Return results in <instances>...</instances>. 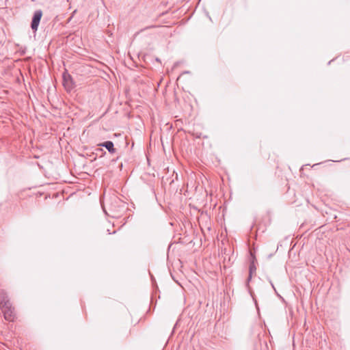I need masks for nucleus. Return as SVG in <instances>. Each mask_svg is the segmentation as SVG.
<instances>
[{"label":"nucleus","instance_id":"obj_4","mask_svg":"<svg viewBox=\"0 0 350 350\" xmlns=\"http://www.w3.org/2000/svg\"><path fill=\"white\" fill-rule=\"evenodd\" d=\"M98 146L105 147L109 152L113 154L116 152V148H114L113 143L111 141H107L100 144Z\"/></svg>","mask_w":350,"mask_h":350},{"label":"nucleus","instance_id":"obj_2","mask_svg":"<svg viewBox=\"0 0 350 350\" xmlns=\"http://www.w3.org/2000/svg\"><path fill=\"white\" fill-rule=\"evenodd\" d=\"M42 16V12L40 10H36L34 12L31 23L32 30L37 31Z\"/></svg>","mask_w":350,"mask_h":350},{"label":"nucleus","instance_id":"obj_1","mask_svg":"<svg viewBox=\"0 0 350 350\" xmlns=\"http://www.w3.org/2000/svg\"><path fill=\"white\" fill-rule=\"evenodd\" d=\"M1 310L3 313L4 318L6 321L10 322L14 321L15 319V314L14 312V308L12 307V304L1 308Z\"/></svg>","mask_w":350,"mask_h":350},{"label":"nucleus","instance_id":"obj_3","mask_svg":"<svg viewBox=\"0 0 350 350\" xmlns=\"http://www.w3.org/2000/svg\"><path fill=\"white\" fill-rule=\"evenodd\" d=\"M11 304L6 293L3 291H0V308H3Z\"/></svg>","mask_w":350,"mask_h":350},{"label":"nucleus","instance_id":"obj_5","mask_svg":"<svg viewBox=\"0 0 350 350\" xmlns=\"http://www.w3.org/2000/svg\"><path fill=\"white\" fill-rule=\"evenodd\" d=\"M256 267L254 265V262H252V263H250V267H249V276L247 278V282H249L251 280V278L252 277V274L254 273H256Z\"/></svg>","mask_w":350,"mask_h":350}]
</instances>
